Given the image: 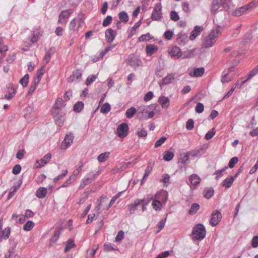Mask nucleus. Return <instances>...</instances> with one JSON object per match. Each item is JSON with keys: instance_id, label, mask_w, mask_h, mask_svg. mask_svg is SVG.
Instances as JSON below:
<instances>
[{"instance_id": "nucleus-1", "label": "nucleus", "mask_w": 258, "mask_h": 258, "mask_svg": "<svg viewBox=\"0 0 258 258\" xmlns=\"http://www.w3.org/2000/svg\"><path fill=\"white\" fill-rule=\"evenodd\" d=\"M222 27L217 26L215 29H213L206 37L204 43L205 47H212L216 42L218 35L220 34Z\"/></svg>"}, {"instance_id": "nucleus-2", "label": "nucleus", "mask_w": 258, "mask_h": 258, "mask_svg": "<svg viewBox=\"0 0 258 258\" xmlns=\"http://www.w3.org/2000/svg\"><path fill=\"white\" fill-rule=\"evenodd\" d=\"M230 0H213L211 12L215 14L218 10L222 11L228 9L229 7Z\"/></svg>"}, {"instance_id": "nucleus-3", "label": "nucleus", "mask_w": 258, "mask_h": 258, "mask_svg": "<svg viewBox=\"0 0 258 258\" xmlns=\"http://www.w3.org/2000/svg\"><path fill=\"white\" fill-rule=\"evenodd\" d=\"M206 229L202 224L196 225L193 228L192 234L194 240H202L206 236Z\"/></svg>"}, {"instance_id": "nucleus-4", "label": "nucleus", "mask_w": 258, "mask_h": 258, "mask_svg": "<svg viewBox=\"0 0 258 258\" xmlns=\"http://www.w3.org/2000/svg\"><path fill=\"white\" fill-rule=\"evenodd\" d=\"M99 174V171H92L88 173L82 180L79 186L80 189H83L86 185L91 183Z\"/></svg>"}, {"instance_id": "nucleus-5", "label": "nucleus", "mask_w": 258, "mask_h": 258, "mask_svg": "<svg viewBox=\"0 0 258 258\" xmlns=\"http://www.w3.org/2000/svg\"><path fill=\"white\" fill-rule=\"evenodd\" d=\"M162 5L161 3H157L153 10L151 18L154 21H160L162 18Z\"/></svg>"}, {"instance_id": "nucleus-6", "label": "nucleus", "mask_w": 258, "mask_h": 258, "mask_svg": "<svg viewBox=\"0 0 258 258\" xmlns=\"http://www.w3.org/2000/svg\"><path fill=\"white\" fill-rule=\"evenodd\" d=\"M128 126L126 123H122L119 124L117 128V136L121 138L127 136L128 132Z\"/></svg>"}, {"instance_id": "nucleus-7", "label": "nucleus", "mask_w": 258, "mask_h": 258, "mask_svg": "<svg viewBox=\"0 0 258 258\" xmlns=\"http://www.w3.org/2000/svg\"><path fill=\"white\" fill-rule=\"evenodd\" d=\"M221 219V213L217 210H214L212 213L210 223L212 226H215L220 222Z\"/></svg>"}, {"instance_id": "nucleus-8", "label": "nucleus", "mask_w": 258, "mask_h": 258, "mask_svg": "<svg viewBox=\"0 0 258 258\" xmlns=\"http://www.w3.org/2000/svg\"><path fill=\"white\" fill-rule=\"evenodd\" d=\"M74 137L72 133H70L67 134L64 138V140L61 144V149L65 150L69 147L73 142Z\"/></svg>"}, {"instance_id": "nucleus-9", "label": "nucleus", "mask_w": 258, "mask_h": 258, "mask_svg": "<svg viewBox=\"0 0 258 258\" xmlns=\"http://www.w3.org/2000/svg\"><path fill=\"white\" fill-rule=\"evenodd\" d=\"M73 13L71 9L62 11L58 16V22L61 24H66L71 14Z\"/></svg>"}, {"instance_id": "nucleus-10", "label": "nucleus", "mask_w": 258, "mask_h": 258, "mask_svg": "<svg viewBox=\"0 0 258 258\" xmlns=\"http://www.w3.org/2000/svg\"><path fill=\"white\" fill-rule=\"evenodd\" d=\"M52 113L53 115L55 123L59 126H62L64 120V116L60 114L59 110L52 109Z\"/></svg>"}, {"instance_id": "nucleus-11", "label": "nucleus", "mask_w": 258, "mask_h": 258, "mask_svg": "<svg viewBox=\"0 0 258 258\" xmlns=\"http://www.w3.org/2000/svg\"><path fill=\"white\" fill-rule=\"evenodd\" d=\"M154 108L159 107L158 105L156 104H152L151 106H145L143 105L140 106L138 109V112L137 114V117L140 119H142L144 117V112L147 113L148 112V108L149 107Z\"/></svg>"}, {"instance_id": "nucleus-12", "label": "nucleus", "mask_w": 258, "mask_h": 258, "mask_svg": "<svg viewBox=\"0 0 258 258\" xmlns=\"http://www.w3.org/2000/svg\"><path fill=\"white\" fill-rule=\"evenodd\" d=\"M205 73V69L203 67L194 68L189 72V75L191 77H200L202 76Z\"/></svg>"}, {"instance_id": "nucleus-13", "label": "nucleus", "mask_w": 258, "mask_h": 258, "mask_svg": "<svg viewBox=\"0 0 258 258\" xmlns=\"http://www.w3.org/2000/svg\"><path fill=\"white\" fill-rule=\"evenodd\" d=\"M188 159L189 156L188 153H186V154H183L180 155V157L179 159L178 163L179 168L181 170H182L183 168H184V169H186L185 165Z\"/></svg>"}, {"instance_id": "nucleus-14", "label": "nucleus", "mask_w": 258, "mask_h": 258, "mask_svg": "<svg viewBox=\"0 0 258 258\" xmlns=\"http://www.w3.org/2000/svg\"><path fill=\"white\" fill-rule=\"evenodd\" d=\"M116 35V32L112 29H108L105 31V38L108 43H111L114 40Z\"/></svg>"}, {"instance_id": "nucleus-15", "label": "nucleus", "mask_w": 258, "mask_h": 258, "mask_svg": "<svg viewBox=\"0 0 258 258\" xmlns=\"http://www.w3.org/2000/svg\"><path fill=\"white\" fill-rule=\"evenodd\" d=\"M154 165H155L154 161H153L151 159L150 160V161L148 162L147 167L145 170V173L144 174V175L141 180V184H143V183L144 182V181L146 179L147 177L149 176V175L151 173Z\"/></svg>"}, {"instance_id": "nucleus-16", "label": "nucleus", "mask_w": 258, "mask_h": 258, "mask_svg": "<svg viewBox=\"0 0 258 258\" xmlns=\"http://www.w3.org/2000/svg\"><path fill=\"white\" fill-rule=\"evenodd\" d=\"M79 16H80V15H79ZM83 16H84L82 14V15H81V17L78 18H74L70 22L69 25V29L70 31H75V30L77 22L78 21H79V24L78 27L80 26L81 23L83 22Z\"/></svg>"}, {"instance_id": "nucleus-17", "label": "nucleus", "mask_w": 258, "mask_h": 258, "mask_svg": "<svg viewBox=\"0 0 258 258\" xmlns=\"http://www.w3.org/2000/svg\"><path fill=\"white\" fill-rule=\"evenodd\" d=\"M82 77V72L80 70H76L72 73V75L69 78V82H73L79 80Z\"/></svg>"}, {"instance_id": "nucleus-18", "label": "nucleus", "mask_w": 258, "mask_h": 258, "mask_svg": "<svg viewBox=\"0 0 258 258\" xmlns=\"http://www.w3.org/2000/svg\"><path fill=\"white\" fill-rule=\"evenodd\" d=\"M168 195L167 191L162 190L156 194L155 198L160 200L163 203H165L167 201Z\"/></svg>"}, {"instance_id": "nucleus-19", "label": "nucleus", "mask_w": 258, "mask_h": 258, "mask_svg": "<svg viewBox=\"0 0 258 258\" xmlns=\"http://www.w3.org/2000/svg\"><path fill=\"white\" fill-rule=\"evenodd\" d=\"M46 54L43 58V61L46 64L48 63L50 61L52 54H53L55 51V48L54 47H51L49 49H45Z\"/></svg>"}, {"instance_id": "nucleus-20", "label": "nucleus", "mask_w": 258, "mask_h": 258, "mask_svg": "<svg viewBox=\"0 0 258 258\" xmlns=\"http://www.w3.org/2000/svg\"><path fill=\"white\" fill-rule=\"evenodd\" d=\"M169 54L171 57L177 56L179 57L181 56V52L179 47L177 46H173L170 48L168 50Z\"/></svg>"}, {"instance_id": "nucleus-21", "label": "nucleus", "mask_w": 258, "mask_h": 258, "mask_svg": "<svg viewBox=\"0 0 258 258\" xmlns=\"http://www.w3.org/2000/svg\"><path fill=\"white\" fill-rule=\"evenodd\" d=\"M142 204V201L140 199H136L133 204L127 205L128 210L130 214H133L134 213L135 210L137 207Z\"/></svg>"}, {"instance_id": "nucleus-22", "label": "nucleus", "mask_w": 258, "mask_h": 258, "mask_svg": "<svg viewBox=\"0 0 258 258\" xmlns=\"http://www.w3.org/2000/svg\"><path fill=\"white\" fill-rule=\"evenodd\" d=\"M203 28L202 26H197L194 28L192 31L189 38L191 40L195 39L197 36L200 35L201 32L203 31Z\"/></svg>"}, {"instance_id": "nucleus-23", "label": "nucleus", "mask_w": 258, "mask_h": 258, "mask_svg": "<svg viewBox=\"0 0 258 258\" xmlns=\"http://www.w3.org/2000/svg\"><path fill=\"white\" fill-rule=\"evenodd\" d=\"M8 94H6L5 98L7 100L12 99L16 94V90L12 85L10 84L7 87Z\"/></svg>"}, {"instance_id": "nucleus-24", "label": "nucleus", "mask_w": 258, "mask_h": 258, "mask_svg": "<svg viewBox=\"0 0 258 258\" xmlns=\"http://www.w3.org/2000/svg\"><path fill=\"white\" fill-rule=\"evenodd\" d=\"M51 158V155L50 153H48L45 155L43 158L40 159L39 161L37 160V163H39V165L37 166L38 168H41L46 164L50 160Z\"/></svg>"}, {"instance_id": "nucleus-25", "label": "nucleus", "mask_w": 258, "mask_h": 258, "mask_svg": "<svg viewBox=\"0 0 258 258\" xmlns=\"http://www.w3.org/2000/svg\"><path fill=\"white\" fill-rule=\"evenodd\" d=\"M158 102L162 108H166L169 107L170 104L169 99L164 96H160L158 99Z\"/></svg>"}, {"instance_id": "nucleus-26", "label": "nucleus", "mask_w": 258, "mask_h": 258, "mask_svg": "<svg viewBox=\"0 0 258 258\" xmlns=\"http://www.w3.org/2000/svg\"><path fill=\"white\" fill-rule=\"evenodd\" d=\"M11 232V228L10 227H6L5 230H0V242L2 241V239H7L9 237Z\"/></svg>"}, {"instance_id": "nucleus-27", "label": "nucleus", "mask_w": 258, "mask_h": 258, "mask_svg": "<svg viewBox=\"0 0 258 258\" xmlns=\"http://www.w3.org/2000/svg\"><path fill=\"white\" fill-rule=\"evenodd\" d=\"M189 180L190 183L195 186H196L201 182L200 177L196 174H191L189 177Z\"/></svg>"}, {"instance_id": "nucleus-28", "label": "nucleus", "mask_w": 258, "mask_h": 258, "mask_svg": "<svg viewBox=\"0 0 258 258\" xmlns=\"http://www.w3.org/2000/svg\"><path fill=\"white\" fill-rule=\"evenodd\" d=\"M45 73L44 66L42 67L40 69H39L36 73V75L34 78V81H36V83H39L42 76Z\"/></svg>"}, {"instance_id": "nucleus-29", "label": "nucleus", "mask_w": 258, "mask_h": 258, "mask_svg": "<svg viewBox=\"0 0 258 258\" xmlns=\"http://www.w3.org/2000/svg\"><path fill=\"white\" fill-rule=\"evenodd\" d=\"M234 180V177L232 176L228 177L227 178L224 179L222 183V185L225 187L226 188H228L233 184Z\"/></svg>"}, {"instance_id": "nucleus-30", "label": "nucleus", "mask_w": 258, "mask_h": 258, "mask_svg": "<svg viewBox=\"0 0 258 258\" xmlns=\"http://www.w3.org/2000/svg\"><path fill=\"white\" fill-rule=\"evenodd\" d=\"M146 52L148 55L151 56L158 49V47L154 44H149L146 46Z\"/></svg>"}, {"instance_id": "nucleus-31", "label": "nucleus", "mask_w": 258, "mask_h": 258, "mask_svg": "<svg viewBox=\"0 0 258 258\" xmlns=\"http://www.w3.org/2000/svg\"><path fill=\"white\" fill-rule=\"evenodd\" d=\"M47 194V189L43 187H39L36 192V196L40 199L44 198Z\"/></svg>"}, {"instance_id": "nucleus-32", "label": "nucleus", "mask_w": 258, "mask_h": 258, "mask_svg": "<svg viewBox=\"0 0 258 258\" xmlns=\"http://www.w3.org/2000/svg\"><path fill=\"white\" fill-rule=\"evenodd\" d=\"M63 100L61 98H57L56 100L54 105L53 106L52 109H54L56 110H58L62 107L65 106V104H63Z\"/></svg>"}, {"instance_id": "nucleus-33", "label": "nucleus", "mask_w": 258, "mask_h": 258, "mask_svg": "<svg viewBox=\"0 0 258 258\" xmlns=\"http://www.w3.org/2000/svg\"><path fill=\"white\" fill-rule=\"evenodd\" d=\"M230 72L231 69H228L227 71H225L223 72L221 80L223 84L225 83V82H228L231 80L232 78H227V76Z\"/></svg>"}, {"instance_id": "nucleus-34", "label": "nucleus", "mask_w": 258, "mask_h": 258, "mask_svg": "<svg viewBox=\"0 0 258 258\" xmlns=\"http://www.w3.org/2000/svg\"><path fill=\"white\" fill-rule=\"evenodd\" d=\"M110 152H106L100 154L98 157L97 159L100 162H103L106 161L109 157Z\"/></svg>"}, {"instance_id": "nucleus-35", "label": "nucleus", "mask_w": 258, "mask_h": 258, "mask_svg": "<svg viewBox=\"0 0 258 258\" xmlns=\"http://www.w3.org/2000/svg\"><path fill=\"white\" fill-rule=\"evenodd\" d=\"M200 209V205L197 203H194L191 205L190 208L188 210L189 215H193L195 214Z\"/></svg>"}, {"instance_id": "nucleus-36", "label": "nucleus", "mask_w": 258, "mask_h": 258, "mask_svg": "<svg viewBox=\"0 0 258 258\" xmlns=\"http://www.w3.org/2000/svg\"><path fill=\"white\" fill-rule=\"evenodd\" d=\"M76 247V245L75 244L74 240L72 239H69L67 241L66 247L64 248V252H67L69 251L72 248Z\"/></svg>"}, {"instance_id": "nucleus-37", "label": "nucleus", "mask_w": 258, "mask_h": 258, "mask_svg": "<svg viewBox=\"0 0 258 258\" xmlns=\"http://www.w3.org/2000/svg\"><path fill=\"white\" fill-rule=\"evenodd\" d=\"M136 112V109L134 107H132L127 109L125 112V115L127 118H131L133 117V116Z\"/></svg>"}, {"instance_id": "nucleus-38", "label": "nucleus", "mask_w": 258, "mask_h": 258, "mask_svg": "<svg viewBox=\"0 0 258 258\" xmlns=\"http://www.w3.org/2000/svg\"><path fill=\"white\" fill-rule=\"evenodd\" d=\"M118 17L120 21L126 23L128 21V16L126 12L122 11L118 14Z\"/></svg>"}, {"instance_id": "nucleus-39", "label": "nucleus", "mask_w": 258, "mask_h": 258, "mask_svg": "<svg viewBox=\"0 0 258 258\" xmlns=\"http://www.w3.org/2000/svg\"><path fill=\"white\" fill-rule=\"evenodd\" d=\"M174 75H173L172 74L168 75L166 77H165L163 79V84L166 85V84L171 83L174 80Z\"/></svg>"}, {"instance_id": "nucleus-40", "label": "nucleus", "mask_w": 258, "mask_h": 258, "mask_svg": "<svg viewBox=\"0 0 258 258\" xmlns=\"http://www.w3.org/2000/svg\"><path fill=\"white\" fill-rule=\"evenodd\" d=\"M174 155V153L173 152L168 150L165 153V155L163 156V159L166 161H169L173 159Z\"/></svg>"}, {"instance_id": "nucleus-41", "label": "nucleus", "mask_w": 258, "mask_h": 258, "mask_svg": "<svg viewBox=\"0 0 258 258\" xmlns=\"http://www.w3.org/2000/svg\"><path fill=\"white\" fill-rule=\"evenodd\" d=\"M152 206L153 208L156 211L160 210L162 207L161 203L158 200H153L152 203Z\"/></svg>"}, {"instance_id": "nucleus-42", "label": "nucleus", "mask_w": 258, "mask_h": 258, "mask_svg": "<svg viewBox=\"0 0 258 258\" xmlns=\"http://www.w3.org/2000/svg\"><path fill=\"white\" fill-rule=\"evenodd\" d=\"M84 107V103L82 101L77 102L74 106V110L76 112H80Z\"/></svg>"}, {"instance_id": "nucleus-43", "label": "nucleus", "mask_w": 258, "mask_h": 258, "mask_svg": "<svg viewBox=\"0 0 258 258\" xmlns=\"http://www.w3.org/2000/svg\"><path fill=\"white\" fill-rule=\"evenodd\" d=\"M246 7L242 6L237 9H236L235 11H234L233 14L234 16H239L242 15L245 11L247 10H246Z\"/></svg>"}, {"instance_id": "nucleus-44", "label": "nucleus", "mask_w": 258, "mask_h": 258, "mask_svg": "<svg viewBox=\"0 0 258 258\" xmlns=\"http://www.w3.org/2000/svg\"><path fill=\"white\" fill-rule=\"evenodd\" d=\"M214 194V190L212 188H206L204 191V197L207 199H210Z\"/></svg>"}, {"instance_id": "nucleus-45", "label": "nucleus", "mask_w": 258, "mask_h": 258, "mask_svg": "<svg viewBox=\"0 0 258 258\" xmlns=\"http://www.w3.org/2000/svg\"><path fill=\"white\" fill-rule=\"evenodd\" d=\"M110 105L108 103H104L100 109V112L102 113H107L110 110Z\"/></svg>"}, {"instance_id": "nucleus-46", "label": "nucleus", "mask_w": 258, "mask_h": 258, "mask_svg": "<svg viewBox=\"0 0 258 258\" xmlns=\"http://www.w3.org/2000/svg\"><path fill=\"white\" fill-rule=\"evenodd\" d=\"M34 226V223L32 221H28L23 226V229L25 231H30Z\"/></svg>"}, {"instance_id": "nucleus-47", "label": "nucleus", "mask_w": 258, "mask_h": 258, "mask_svg": "<svg viewBox=\"0 0 258 258\" xmlns=\"http://www.w3.org/2000/svg\"><path fill=\"white\" fill-rule=\"evenodd\" d=\"M29 81V75L26 74L20 80V83L24 87H26L28 85Z\"/></svg>"}, {"instance_id": "nucleus-48", "label": "nucleus", "mask_w": 258, "mask_h": 258, "mask_svg": "<svg viewBox=\"0 0 258 258\" xmlns=\"http://www.w3.org/2000/svg\"><path fill=\"white\" fill-rule=\"evenodd\" d=\"M141 61L136 58H131L129 60V64L132 67H136L140 66Z\"/></svg>"}, {"instance_id": "nucleus-49", "label": "nucleus", "mask_w": 258, "mask_h": 258, "mask_svg": "<svg viewBox=\"0 0 258 258\" xmlns=\"http://www.w3.org/2000/svg\"><path fill=\"white\" fill-rule=\"evenodd\" d=\"M75 180V176H71L69 178L65 181L60 187H66L68 186L70 184L73 183Z\"/></svg>"}, {"instance_id": "nucleus-50", "label": "nucleus", "mask_w": 258, "mask_h": 258, "mask_svg": "<svg viewBox=\"0 0 258 258\" xmlns=\"http://www.w3.org/2000/svg\"><path fill=\"white\" fill-rule=\"evenodd\" d=\"M60 232L59 230H55L54 232V234L50 239V241L52 243H54L56 241L59 236Z\"/></svg>"}, {"instance_id": "nucleus-51", "label": "nucleus", "mask_w": 258, "mask_h": 258, "mask_svg": "<svg viewBox=\"0 0 258 258\" xmlns=\"http://www.w3.org/2000/svg\"><path fill=\"white\" fill-rule=\"evenodd\" d=\"M216 133L215 130L214 128H212L209 132H208L207 133H206L205 135V139L207 140H209L211 139L213 136L215 135Z\"/></svg>"}, {"instance_id": "nucleus-52", "label": "nucleus", "mask_w": 258, "mask_h": 258, "mask_svg": "<svg viewBox=\"0 0 258 258\" xmlns=\"http://www.w3.org/2000/svg\"><path fill=\"white\" fill-rule=\"evenodd\" d=\"M258 74V65L253 69L248 74V79H251L253 77Z\"/></svg>"}, {"instance_id": "nucleus-53", "label": "nucleus", "mask_w": 258, "mask_h": 258, "mask_svg": "<svg viewBox=\"0 0 258 258\" xmlns=\"http://www.w3.org/2000/svg\"><path fill=\"white\" fill-rule=\"evenodd\" d=\"M96 78L97 77L95 75H92L91 76H89L86 79L85 83L86 85L87 86L89 85L92 82H93L96 80Z\"/></svg>"}, {"instance_id": "nucleus-54", "label": "nucleus", "mask_w": 258, "mask_h": 258, "mask_svg": "<svg viewBox=\"0 0 258 258\" xmlns=\"http://www.w3.org/2000/svg\"><path fill=\"white\" fill-rule=\"evenodd\" d=\"M137 134L139 137H146L147 135V132L144 128H138L137 131Z\"/></svg>"}, {"instance_id": "nucleus-55", "label": "nucleus", "mask_w": 258, "mask_h": 258, "mask_svg": "<svg viewBox=\"0 0 258 258\" xmlns=\"http://www.w3.org/2000/svg\"><path fill=\"white\" fill-rule=\"evenodd\" d=\"M21 183V182L18 185H17V186H13V191H11L9 193V195L8 196V200L11 199L14 196V195L16 192L17 190L20 187Z\"/></svg>"}, {"instance_id": "nucleus-56", "label": "nucleus", "mask_w": 258, "mask_h": 258, "mask_svg": "<svg viewBox=\"0 0 258 258\" xmlns=\"http://www.w3.org/2000/svg\"><path fill=\"white\" fill-rule=\"evenodd\" d=\"M238 161V159L237 157H234L232 158L229 161V167L230 168H233L235 166V165L237 163Z\"/></svg>"}, {"instance_id": "nucleus-57", "label": "nucleus", "mask_w": 258, "mask_h": 258, "mask_svg": "<svg viewBox=\"0 0 258 258\" xmlns=\"http://www.w3.org/2000/svg\"><path fill=\"white\" fill-rule=\"evenodd\" d=\"M170 18L173 21H177L179 19V17L175 11H172L170 13Z\"/></svg>"}, {"instance_id": "nucleus-58", "label": "nucleus", "mask_w": 258, "mask_h": 258, "mask_svg": "<svg viewBox=\"0 0 258 258\" xmlns=\"http://www.w3.org/2000/svg\"><path fill=\"white\" fill-rule=\"evenodd\" d=\"M166 138L162 137L160 138L155 144V148H158L161 146L163 143L166 140Z\"/></svg>"}, {"instance_id": "nucleus-59", "label": "nucleus", "mask_w": 258, "mask_h": 258, "mask_svg": "<svg viewBox=\"0 0 258 258\" xmlns=\"http://www.w3.org/2000/svg\"><path fill=\"white\" fill-rule=\"evenodd\" d=\"M104 250L106 251H109L111 250H118L117 249H115L113 247V245L111 243H105L104 244Z\"/></svg>"}, {"instance_id": "nucleus-60", "label": "nucleus", "mask_w": 258, "mask_h": 258, "mask_svg": "<svg viewBox=\"0 0 258 258\" xmlns=\"http://www.w3.org/2000/svg\"><path fill=\"white\" fill-rule=\"evenodd\" d=\"M112 17L110 16H107L106 18L103 20L102 25L104 27L108 26L112 21Z\"/></svg>"}, {"instance_id": "nucleus-61", "label": "nucleus", "mask_w": 258, "mask_h": 258, "mask_svg": "<svg viewBox=\"0 0 258 258\" xmlns=\"http://www.w3.org/2000/svg\"><path fill=\"white\" fill-rule=\"evenodd\" d=\"M194 127V121L192 119H189L186 124V128L188 130H191Z\"/></svg>"}, {"instance_id": "nucleus-62", "label": "nucleus", "mask_w": 258, "mask_h": 258, "mask_svg": "<svg viewBox=\"0 0 258 258\" xmlns=\"http://www.w3.org/2000/svg\"><path fill=\"white\" fill-rule=\"evenodd\" d=\"M151 37L150 36V35L149 33H147L146 34H144L141 35L139 38V41H147L151 39Z\"/></svg>"}, {"instance_id": "nucleus-63", "label": "nucleus", "mask_w": 258, "mask_h": 258, "mask_svg": "<svg viewBox=\"0 0 258 258\" xmlns=\"http://www.w3.org/2000/svg\"><path fill=\"white\" fill-rule=\"evenodd\" d=\"M204 105L200 102H199L196 107V111L197 113H200L204 111Z\"/></svg>"}, {"instance_id": "nucleus-64", "label": "nucleus", "mask_w": 258, "mask_h": 258, "mask_svg": "<svg viewBox=\"0 0 258 258\" xmlns=\"http://www.w3.org/2000/svg\"><path fill=\"white\" fill-rule=\"evenodd\" d=\"M153 95H154L152 91L148 92L144 96V101L146 102H147V101L150 100L153 98Z\"/></svg>"}]
</instances>
